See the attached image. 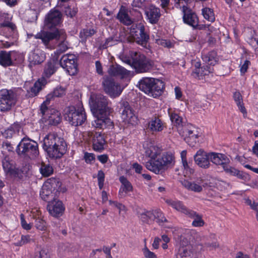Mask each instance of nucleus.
Listing matches in <instances>:
<instances>
[{
    "mask_svg": "<svg viewBox=\"0 0 258 258\" xmlns=\"http://www.w3.org/2000/svg\"><path fill=\"white\" fill-rule=\"evenodd\" d=\"M91 110L95 117L92 125L95 128L112 126L113 122L107 115L111 112L110 102L107 97L101 94L91 93L89 99Z\"/></svg>",
    "mask_w": 258,
    "mask_h": 258,
    "instance_id": "1",
    "label": "nucleus"
},
{
    "mask_svg": "<svg viewBox=\"0 0 258 258\" xmlns=\"http://www.w3.org/2000/svg\"><path fill=\"white\" fill-rule=\"evenodd\" d=\"M43 148L52 158H60L67 151V144L64 139L54 133L46 135L43 140Z\"/></svg>",
    "mask_w": 258,
    "mask_h": 258,
    "instance_id": "2",
    "label": "nucleus"
},
{
    "mask_svg": "<svg viewBox=\"0 0 258 258\" xmlns=\"http://www.w3.org/2000/svg\"><path fill=\"white\" fill-rule=\"evenodd\" d=\"M137 86L146 94L156 98L162 94L164 84L159 79L147 77L142 78Z\"/></svg>",
    "mask_w": 258,
    "mask_h": 258,
    "instance_id": "3",
    "label": "nucleus"
},
{
    "mask_svg": "<svg viewBox=\"0 0 258 258\" xmlns=\"http://www.w3.org/2000/svg\"><path fill=\"white\" fill-rule=\"evenodd\" d=\"M16 152L25 158L35 159L39 154L38 144L33 140L23 138L18 145Z\"/></svg>",
    "mask_w": 258,
    "mask_h": 258,
    "instance_id": "4",
    "label": "nucleus"
},
{
    "mask_svg": "<svg viewBox=\"0 0 258 258\" xmlns=\"http://www.w3.org/2000/svg\"><path fill=\"white\" fill-rule=\"evenodd\" d=\"M173 162L174 157L172 154L166 153L161 156L160 155L154 162L153 161L147 162L146 167L148 170L158 174L166 168L172 165Z\"/></svg>",
    "mask_w": 258,
    "mask_h": 258,
    "instance_id": "5",
    "label": "nucleus"
},
{
    "mask_svg": "<svg viewBox=\"0 0 258 258\" xmlns=\"http://www.w3.org/2000/svg\"><path fill=\"white\" fill-rule=\"evenodd\" d=\"M64 117L71 124L74 126L81 125L86 119L84 109L80 104L77 109L75 106H69L66 110Z\"/></svg>",
    "mask_w": 258,
    "mask_h": 258,
    "instance_id": "6",
    "label": "nucleus"
},
{
    "mask_svg": "<svg viewBox=\"0 0 258 258\" xmlns=\"http://www.w3.org/2000/svg\"><path fill=\"white\" fill-rule=\"evenodd\" d=\"M119 104V111L124 124L127 126L136 125L138 123V117L129 103L125 101H122Z\"/></svg>",
    "mask_w": 258,
    "mask_h": 258,
    "instance_id": "7",
    "label": "nucleus"
},
{
    "mask_svg": "<svg viewBox=\"0 0 258 258\" xmlns=\"http://www.w3.org/2000/svg\"><path fill=\"white\" fill-rule=\"evenodd\" d=\"M1 26L5 27L8 30H10L12 34L10 35L9 37H6L5 39L0 40V47L8 48L17 44L18 33L15 25L9 21H5L1 24Z\"/></svg>",
    "mask_w": 258,
    "mask_h": 258,
    "instance_id": "8",
    "label": "nucleus"
},
{
    "mask_svg": "<svg viewBox=\"0 0 258 258\" xmlns=\"http://www.w3.org/2000/svg\"><path fill=\"white\" fill-rule=\"evenodd\" d=\"M16 102L15 94L12 90H0V111H7L14 106Z\"/></svg>",
    "mask_w": 258,
    "mask_h": 258,
    "instance_id": "9",
    "label": "nucleus"
},
{
    "mask_svg": "<svg viewBox=\"0 0 258 258\" xmlns=\"http://www.w3.org/2000/svg\"><path fill=\"white\" fill-rule=\"evenodd\" d=\"M131 34L134 40L139 45L146 47L149 36L145 31V27L142 23L133 25L131 29Z\"/></svg>",
    "mask_w": 258,
    "mask_h": 258,
    "instance_id": "10",
    "label": "nucleus"
},
{
    "mask_svg": "<svg viewBox=\"0 0 258 258\" xmlns=\"http://www.w3.org/2000/svg\"><path fill=\"white\" fill-rule=\"evenodd\" d=\"M58 63L71 76L75 75L78 72L77 59L73 54H64L60 59Z\"/></svg>",
    "mask_w": 258,
    "mask_h": 258,
    "instance_id": "11",
    "label": "nucleus"
},
{
    "mask_svg": "<svg viewBox=\"0 0 258 258\" xmlns=\"http://www.w3.org/2000/svg\"><path fill=\"white\" fill-rule=\"evenodd\" d=\"M62 15L56 9L51 10L45 16L44 27L46 29H51L59 26L62 22Z\"/></svg>",
    "mask_w": 258,
    "mask_h": 258,
    "instance_id": "12",
    "label": "nucleus"
},
{
    "mask_svg": "<svg viewBox=\"0 0 258 258\" xmlns=\"http://www.w3.org/2000/svg\"><path fill=\"white\" fill-rule=\"evenodd\" d=\"M133 52H132L133 53ZM136 58H133L132 66L138 73L147 72L152 68V64L144 55H138L137 52H134Z\"/></svg>",
    "mask_w": 258,
    "mask_h": 258,
    "instance_id": "13",
    "label": "nucleus"
},
{
    "mask_svg": "<svg viewBox=\"0 0 258 258\" xmlns=\"http://www.w3.org/2000/svg\"><path fill=\"white\" fill-rule=\"evenodd\" d=\"M199 136V129L193 125H187L182 128V136L184 141L191 147L195 146Z\"/></svg>",
    "mask_w": 258,
    "mask_h": 258,
    "instance_id": "14",
    "label": "nucleus"
},
{
    "mask_svg": "<svg viewBox=\"0 0 258 258\" xmlns=\"http://www.w3.org/2000/svg\"><path fill=\"white\" fill-rule=\"evenodd\" d=\"M35 37L41 39L45 45L47 46L50 41L59 38L65 39L67 35L63 30L56 29L54 32L41 31L36 35Z\"/></svg>",
    "mask_w": 258,
    "mask_h": 258,
    "instance_id": "15",
    "label": "nucleus"
},
{
    "mask_svg": "<svg viewBox=\"0 0 258 258\" xmlns=\"http://www.w3.org/2000/svg\"><path fill=\"white\" fill-rule=\"evenodd\" d=\"M48 105H46V109L44 111L41 110V105L40 108V113L41 114L43 118L47 121L48 123L51 125L58 124L61 121L60 113L54 109H48Z\"/></svg>",
    "mask_w": 258,
    "mask_h": 258,
    "instance_id": "16",
    "label": "nucleus"
},
{
    "mask_svg": "<svg viewBox=\"0 0 258 258\" xmlns=\"http://www.w3.org/2000/svg\"><path fill=\"white\" fill-rule=\"evenodd\" d=\"M104 91L111 98L118 97L121 93L123 88L110 79H106L103 82Z\"/></svg>",
    "mask_w": 258,
    "mask_h": 258,
    "instance_id": "17",
    "label": "nucleus"
},
{
    "mask_svg": "<svg viewBox=\"0 0 258 258\" xmlns=\"http://www.w3.org/2000/svg\"><path fill=\"white\" fill-rule=\"evenodd\" d=\"M66 94V89L61 86H57L46 96L45 100L41 104V110L44 111L46 105H49L51 101L56 98H62Z\"/></svg>",
    "mask_w": 258,
    "mask_h": 258,
    "instance_id": "18",
    "label": "nucleus"
},
{
    "mask_svg": "<svg viewBox=\"0 0 258 258\" xmlns=\"http://www.w3.org/2000/svg\"><path fill=\"white\" fill-rule=\"evenodd\" d=\"M145 155L150 158L149 161L154 162L162 152V150L153 143L146 141L143 145Z\"/></svg>",
    "mask_w": 258,
    "mask_h": 258,
    "instance_id": "19",
    "label": "nucleus"
},
{
    "mask_svg": "<svg viewBox=\"0 0 258 258\" xmlns=\"http://www.w3.org/2000/svg\"><path fill=\"white\" fill-rule=\"evenodd\" d=\"M181 184L188 190L198 193L202 192L203 188L207 185L201 178L193 181L184 180L181 181Z\"/></svg>",
    "mask_w": 258,
    "mask_h": 258,
    "instance_id": "20",
    "label": "nucleus"
},
{
    "mask_svg": "<svg viewBox=\"0 0 258 258\" xmlns=\"http://www.w3.org/2000/svg\"><path fill=\"white\" fill-rule=\"evenodd\" d=\"M47 210L51 215L55 217H58L62 215L65 208L61 201L54 200L48 203Z\"/></svg>",
    "mask_w": 258,
    "mask_h": 258,
    "instance_id": "21",
    "label": "nucleus"
},
{
    "mask_svg": "<svg viewBox=\"0 0 258 258\" xmlns=\"http://www.w3.org/2000/svg\"><path fill=\"white\" fill-rule=\"evenodd\" d=\"M194 157L196 163L200 167L208 168L210 167V153H207L200 149L197 152Z\"/></svg>",
    "mask_w": 258,
    "mask_h": 258,
    "instance_id": "22",
    "label": "nucleus"
},
{
    "mask_svg": "<svg viewBox=\"0 0 258 258\" xmlns=\"http://www.w3.org/2000/svg\"><path fill=\"white\" fill-rule=\"evenodd\" d=\"M88 136L92 137V142L94 150L101 152L104 149V146L105 143L103 136L100 133L92 132L87 133Z\"/></svg>",
    "mask_w": 258,
    "mask_h": 258,
    "instance_id": "23",
    "label": "nucleus"
},
{
    "mask_svg": "<svg viewBox=\"0 0 258 258\" xmlns=\"http://www.w3.org/2000/svg\"><path fill=\"white\" fill-rule=\"evenodd\" d=\"M183 13V20L184 22L190 26L195 27L198 24V18L196 14L191 12L187 7L183 6L182 7Z\"/></svg>",
    "mask_w": 258,
    "mask_h": 258,
    "instance_id": "24",
    "label": "nucleus"
},
{
    "mask_svg": "<svg viewBox=\"0 0 258 258\" xmlns=\"http://www.w3.org/2000/svg\"><path fill=\"white\" fill-rule=\"evenodd\" d=\"M145 14L149 23L155 24L157 23L161 16L160 10L154 6H150L146 9Z\"/></svg>",
    "mask_w": 258,
    "mask_h": 258,
    "instance_id": "25",
    "label": "nucleus"
},
{
    "mask_svg": "<svg viewBox=\"0 0 258 258\" xmlns=\"http://www.w3.org/2000/svg\"><path fill=\"white\" fill-rule=\"evenodd\" d=\"M108 73L111 76H119L121 78H127L130 76L131 74L130 71L117 64L110 66Z\"/></svg>",
    "mask_w": 258,
    "mask_h": 258,
    "instance_id": "26",
    "label": "nucleus"
},
{
    "mask_svg": "<svg viewBox=\"0 0 258 258\" xmlns=\"http://www.w3.org/2000/svg\"><path fill=\"white\" fill-rule=\"evenodd\" d=\"M58 59L57 57H52L45 66L44 69V75L47 78H49L56 71L58 66Z\"/></svg>",
    "mask_w": 258,
    "mask_h": 258,
    "instance_id": "27",
    "label": "nucleus"
},
{
    "mask_svg": "<svg viewBox=\"0 0 258 258\" xmlns=\"http://www.w3.org/2000/svg\"><path fill=\"white\" fill-rule=\"evenodd\" d=\"M45 59L44 52L38 49L34 50L30 52L29 56V60L32 64H40Z\"/></svg>",
    "mask_w": 258,
    "mask_h": 258,
    "instance_id": "28",
    "label": "nucleus"
},
{
    "mask_svg": "<svg viewBox=\"0 0 258 258\" xmlns=\"http://www.w3.org/2000/svg\"><path fill=\"white\" fill-rule=\"evenodd\" d=\"M190 235L192 237V241L195 243V246H197V251L200 252L204 250L203 241L205 239L204 235L195 230L190 231Z\"/></svg>",
    "mask_w": 258,
    "mask_h": 258,
    "instance_id": "29",
    "label": "nucleus"
},
{
    "mask_svg": "<svg viewBox=\"0 0 258 258\" xmlns=\"http://www.w3.org/2000/svg\"><path fill=\"white\" fill-rule=\"evenodd\" d=\"M166 203L176 211L184 214L186 216L190 210V209L187 208L183 204L179 201L167 199L166 200Z\"/></svg>",
    "mask_w": 258,
    "mask_h": 258,
    "instance_id": "30",
    "label": "nucleus"
},
{
    "mask_svg": "<svg viewBox=\"0 0 258 258\" xmlns=\"http://www.w3.org/2000/svg\"><path fill=\"white\" fill-rule=\"evenodd\" d=\"M210 157L211 162L215 164L222 165L223 168L229 162V159L223 154L210 152Z\"/></svg>",
    "mask_w": 258,
    "mask_h": 258,
    "instance_id": "31",
    "label": "nucleus"
},
{
    "mask_svg": "<svg viewBox=\"0 0 258 258\" xmlns=\"http://www.w3.org/2000/svg\"><path fill=\"white\" fill-rule=\"evenodd\" d=\"M163 127L162 121L158 117H152L148 122V128L153 133L161 132L163 130Z\"/></svg>",
    "mask_w": 258,
    "mask_h": 258,
    "instance_id": "32",
    "label": "nucleus"
},
{
    "mask_svg": "<svg viewBox=\"0 0 258 258\" xmlns=\"http://www.w3.org/2000/svg\"><path fill=\"white\" fill-rule=\"evenodd\" d=\"M119 180L121 184L119 189V194L124 197L127 192L133 190V186L127 178L123 176H120Z\"/></svg>",
    "mask_w": 258,
    "mask_h": 258,
    "instance_id": "33",
    "label": "nucleus"
},
{
    "mask_svg": "<svg viewBox=\"0 0 258 258\" xmlns=\"http://www.w3.org/2000/svg\"><path fill=\"white\" fill-rule=\"evenodd\" d=\"M186 216L188 218L194 219L191 223L193 227H200L204 225L205 222L202 218V215L196 211L190 210Z\"/></svg>",
    "mask_w": 258,
    "mask_h": 258,
    "instance_id": "34",
    "label": "nucleus"
},
{
    "mask_svg": "<svg viewBox=\"0 0 258 258\" xmlns=\"http://www.w3.org/2000/svg\"><path fill=\"white\" fill-rule=\"evenodd\" d=\"M15 52L14 51L9 52L1 51L0 52V64L4 67L12 66L13 64V61L11 56Z\"/></svg>",
    "mask_w": 258,
    "mask_h": 258,
    "instance_id": "35",
    "label": "nucleus"
},
{
    "mask_svg": "<svg viewBox=\"0 0 258 258\" xmlns=\"http://www.w3.org/2000/svg\"><path fill=\"white\" fill-rule=\"evenodd\" d=\"M213 69L210 67L206 66H203L198 69H195L192 72L191 75L195 78L198 79H202L203 77L206 75H208L209 74L212 73Z\"/></svg>",
    "mask_w": 258,
    "mask_h": 258,
    "instance_id": "36",
    "label": "nucleus"
},
{
    "mask_svg": "<svg viewBox=\"0 0 258 258\" xmlns=\"http://www.w3.org/2000/svg\"><path fill=\"white\" fill-rule=\"evenodd\" d=\"M203 60L207 64L214 66L217 61V53L215 51H211L202 54Z\"/></svg>",
    "mask_w": 258,
    "mask_h": 258,
    "instance_id": "37",
    "label": "nucleus"
},
{
    "mask_svg": "<svg viewBox=\"0 0 258 258\" xmlns=\"http://www.w3.org/2000/svg\"><path fill=\"white\" fill-rule=\"evenodd\" d=\"M66 38L65 39L59 38L58 40L60 42L58 45V48L56 51L54 52L52 56L57 57V59H59V54L65 52L68 49V42L66 40Z\"/></svg>",
    "mask_w": 258,
    "mask_h": 258,
    "instance_id": "38",
    "label": "nucleus"
},
{
    "mask_svg": "<svg viewBox=\"0 0 258 258\" xmlns=\"http://www.w3.org/2000/svg\"><path fill=\"white\" fill-rule=\"evenodd\" d=\"M139 217L142 222L149 224L154 221V210L145 211L139 213Z\"/></svg>",
    "mask_w": 258,
    "mask_h": 258,
    "instance_id": "39",
    "label": "nucleus"
},
{
    "mask_svg": "<svg viewBox=\"0 0 258 258\" xmlns=\"http://www.w3.org/2000/svg\"><path fill=\"white\" fill-rule=\"evenodd\" d=\"M233 98L239 109L244 115L246 114V110L244 106L242 97L239 92H235L233 94Z\"/></svg>",
    "mask_w": 258,
    "mask_h": 258,
    "instance_id": "40",
    "label": "nucleus"
},
{
    "mask_svg": "<svg viewBox=\"0 0 258 258\" xmlns=\"http://www.w3.org/2000/svg\"><path fill=\"white\" fill-rule=\"evenodd\" d=\"M117 18L119 21L126 25H130L133 22L124 10H120L117 14Z\"/></svg>",
    "mask_w": 258,
    "mask_h": 258,
    "instance_id": "41",
    "label": "nucleus"
},
{
    "mask_svg": "<svg viewBox=\"0 0 258 258\" xmlns=\"http://www.w3.org/2000/svg\"><path fill=\"white\" fill-rule=\"evenodd\" d=\"M191 248L190 245L180 247L178 250V255L182 258L193 256L194 252L191 250Z\"/></svg>",
    "mask_w": 258,
    "mask_h": 258,
    "instance_id": "42",
    "label": "nucleus"
},
{
    "mask_svg": "<svg viewBox=\"0 0 258 258\" xmlns=\"http://www.w3.org/2000/svg\"><path fill=\"white\" fill-rule=\"evenodd\" d=\"M155 219L160 225H162L164 223L167 222L163 213L159 209L154 210V220Z\"/></svg>",
    "mask_w": 258,
    "mask_h": 258,
    "instance_id": "43",
    "label": "nucleus"
},
{
    "mask_svg": "<svg viewBox=\"0 0 258 258\" xmlns=\"http://www.w3.org/2000/svg\"><path fill=\"white\" fill-rule=\"evenodd\" d=\"M49 184L46 183L43 185L40 191V195L41 198L45 201H46L50 196H52V191L49 188Z\"/></svg>",
    "mask_w": 258,
    "mask_h": 258,
    "instance_id": "44",
    "label": "nucleus"
},
{
    "mask_svg": "<svg viewBox=\"0 0 258 258\" xmlns=\"http://www.w3.org/2000/svg\"><path fill=\"white\" fill-rule=\"evenodd\" d=\"M40 171L44 176H49L53 172L52 167L48 164H42L40 168Z\"/></svg>",
    "mask_w": 258,
    "mask_h": 258,
    "instance_id": "45",
    "label": "nucleus"
},
{
    "mask_svg": "<svg viewBox=\"0 0 258 258\" xmlns=\"http://www.w3.org/2000/svg\"><path fill=\"white\" fill-rule=\"evenodd\" d=\"M202 14L204 18L210 22H213L215 20L213 11L210 8H204L202 10Z\"/></svg>",
    "mask_w": 258,
    "mask_h": 258,
    "instance_id": "46",
    "label": "nucleus"
},
{
    "mask_svg": "<svg viewBox=\"0 0 258 258\" xmlns=\"http://www.w3.org/2000/svg\"><path fill=\"white\" fill-rule=\"evenodd\" d=\"M93 29H83L80 33V37L82 41H85L86 39L95 34Z\"/></svg>",
    "mask_w": 258,
    "mask_h": 258,
    "instance_id": "47",
    "label": "nucleus"
},
{
    "mask_svg": "<svg viewBox=\"0 0 258 258\" xmlns=\"http://www.w3.org/2000/svg\"><path fill=\"white\" fill-rule=\"evenodd\" d=\"M3 166L4 170L7 173H12L15 169L13 164L11 163L10 162L6 159H5L3 161Z\"/></svg>",
    "mask_w": 258,
    "mask_h": 258,
    "instance_id": "48",
    "label": "nucleus"
},
{
    "mask_svg": "<svg viewBox=\"0 0 258 258\" xmlns=\"http://www.w3.org/2000/svg\"><path fill=\"white\" fill-rule=\"evenodd\" d=\"M245 203L246 205H249L252 210L255 211L256 219L258 222V203L252 201L248 198L245 199Z\"/></svg>",
    "mask_w": 258,
    "mask_h": 258,
    "instance_id": "49",
    "label": "nucleus"
},
{
    "mask_svg": "<svg viewBox=\"0 0 258 258\" xmlns=\"http://www.w3.org/2000/svg\"><path fill=\"white\" fill-rule=\"evenodd\" d=\"M170 117L172 123H175L176 125H179L182 122V117L175 112H171Z\"/></svg>",
    "mask_w": 258,
    "mask_h": 258,
    "instance_id": "50",
    "label": "nucleus"
},
{
    "mask_svg": "<svg viewBox=\"0 0 258 258\" xmlns=\"http://www.w3.org/2000/svg\"><path fill=\"white\" fill-rule=\"evenodd\" d=\"M35 227L39 230H45L46 229V222L41 218H37L35 220Z\"/></svg>",
    "mask_w": 258,
    "mask_h": 258,
    "instance_id": "51",
    "label": "nucleus"
},
{
    "mask_svg": "<svg viewBox=\"0 0 258 258\" xmlns=\"http://www.w3.org/2000/svg\"><path fill=\"white\" fill-rule=\"evenodd\" d=\"M235 176L245 182L249 181L250 178V176L248 174L239 170L237 171Z\"/></svg>",
    "mask_w": 258,
    "mask_h": 258,
    "instance_id": "52",
    "label": "nucleus"
},
{
    "mask_svg": "<svg viewBox=\"0 0 258 258\" xmlns=\"http://www.w3.org/2000/svg\"><path fill=\"white\" fill-rule=\"evenodd\" d=\"M223 168L227 174L234 176L236 173L237 171L238 170V169L229 166L227 164V163L224 165Z\"/></svg>",
    "mask_w": 258,
    "mask_h": 258,
    "instance_id": "53",
    "label": "nucleus"
},
{
    "mask_svg": "<svg viewBox=\"0 0 258 258\" xmlns=\"http://www.w3.org/2000/svg\"><path fill=\"white\" fill-rule=\"evenodd\" d=\"M41 89L42 85L41 82L39 81H37L31 88V91L33 93L34 95H36L41 90Z\"/></svg>",
    "mask_w": 258,
    "mask_h": 258,
    "instance_id": "54",
    "label": "nucleus"
},
{
    "mask_svg": "<svg viewBox=\"0 0 258 258\" xmlns=\"http://www.w3.org/2000/svg\"><path fill=\"white\" fill-rule=\"evenodd\" d=\"M117 40L114 39L112 37H110L106 39L105 43L102 45L103 48L113 46L116 44Z\"/></svg>",
    "mask_w": 258,
    "mask_h": 258,
    "instance_id": "55",
    "label": "nucleus"
},
{
    "mask_svg": "<svg viewBox=\"0 0 258 258\" xmlns=\"http://www.w3.org/2000/svg\"><path fill=\"white\" fill-rule=\"evenodd\" d=\"M30 241V238L29 235H22L21 236V239L20 241H18L15 243L16 246H22L25 244L29 242Z\"/></svg>",
    "mask_w": 258,
    "mask_h": 258,
    "instance_id": "56",
    "label": "nucleus"
},
{
    "mask_svg": "<svg viewBox=\"0 0 258 258\" xmlns=\"http://www.w3.org/2000/svg\"><path fill=\"white\" fill-rule=\"evenodd\" d=\"M156 43H157L159 45L168 48L171 47L172 45L170 41L160 38L156 39Z\"/></svg>",
    "mask_w": 258,
    "mask_h": 258,
    "instance_id": "57",
    "label": "nucleus"
},
{
    "mask_svg": "<svg viewBox=\"0 0 258 258\" xmlns=\"http://www.w3.org/2000/svg\"><path fill=\"white\" fill-rule=\"evenodd\" d=\"M21 224L22 227L25 230H30L32 227V225L30 223L28 224L24 218L23 214L20 215Z\"/></svg>",
    "mask_w": 258,
    "mask_h": 258,
    "instance_id": "58",
    "label": "nucleus"
},
{
    "mask_svg": "<svg viewBox=\"0 0 258 258\" xmlns=\"http://www.w3.org/2000/svg\"><path fill=\"white\" fill-rule=\"evenodd\" d=\"M77 13V9L76 8L71 9L70 7H68L65 9V13L66 15L71 18L74 17Z\"/></svg>",
    "mask_w": 258,
    "mask_h": 258,
    "instance_id": "59",
    "label": "nucleus"
},
{
    "mask_svg": "<svg viewBox=\"0 0 258 258\" xmlns=\"http://www.w3.org/2000/svg\"><path fill=\"white\" fill-rule=\"evenodd\" d=\"M84 159L87 163H92L95 160V155L93 153H85L84 154Z\"/></svg>",
    "mask_w": 258,
    "mask_h": 258,
    "instance_id": "60",
    "label": "nucleus"
},
{
    "mask_svg": "<svg viewBox=\"0 0 258 258\" xmlns=\"http://www.w3.org/2000/svg\"><path fill=\"white\" fill-rule=\"evenodd\" d=\"M144 255L146 258H157L156 254L145 247L143 249Z\"/></svg>",
    "mask_w": 258,
    "mask_h": 258,
    "instance_id": "61",
    "label": "nucleus"
},
{
    "mask_svg": "<svg viewBox=\"0 0 258 258\" xmlns=\"http://www.w3.org/2000/svg\"><path fill=\"white\" fill-rule=\"evenodd\" d=\"M250 62L248 60H245L243 63V64L240 67V73L242 75L245 74V73L247 71V70L250 65Z\"/></svg>",
    "mask_w": 258,
    "mask_h": 258,
    "instance_id": "62",
    "label": "nucleus"
},
{
    "mask_svg": "<svg viewBox=\"0 0 258 258\" xmlns=\"http://www.w3.org/2000/svg\"><path fill=\"white\" fill-rule=\"evenodd\" d=\"M182 163L184 170L186 171V174H191L192 173H193L194 170L193 169L189 167V166L188 165L186 160L182 161Z\"/></svg>",
    "mask_w": 258,
    "mask_h": 258,
    "instance_id": "63",
    "label": "nucleus"
},
{
    "mask_svg": "<svg viewBox=\"0 0 258 258\" xmlns=\"http://www.w3.org/2000/svg\"><path fill=\"white\" fill-rule=\"evenodd\" d=\"M14 134V130L11 128H9L5 130V131L3 133V135L7 138H11L13 137Z\"/></svg>",
    "mask_w": 258,
    "mask_h": 258,
    "instance_id": "64",
    "label": "nucleus"
}]
</instances>
